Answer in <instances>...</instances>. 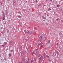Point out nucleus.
Here are the masks:
<instances>
[{"label":"nucleus","mask_w":63,"mask_h":63,"mask_svg":"<svg viewBox=\"0 0 63 63\" xmlns=\"http://www.w3.org/2000/svg\"><path fill=\"white\" fill-rule=\"evenodd\" d=\"M18 17L20 18H21V16H18Z\"/></svg>","instance_id":"7"},{"label":"nucleus","mask_w":63,"mask_h":63,"mask_svg":"<svg viewBox=\"0 0 63 63\" xmlns=\"http://www.w3.org/2000/svg\"><path fill=\"white\" fill-rule=\"evenodd\" d=\"M43 61L44 60V59L43 60Z\"/></svg>","instance_id":"49"},{"label":"nucleus","mask_w":63,"mask_h":63,"mask_svg":"<svg viewBox=\"0 0 63 63\" xmlns=\"http://www.w3.org/2000/svg\"><path fill=\"white\" fill-rule=\"evenodd\" d=\"M21 48H22V47L21 46H20V49H21Z\"/></svg>","instance_id":"4"},{"label":"nucleus","mask_w":63,"mask_h":63,"mask_svg":"<svg viewBox=\"0 0 63 63\" xmlns=\"http://www.w3.org/2000/svg\"><path fill=\"white\" fill-rule=\"evenodd\" d=\"M53 0H50V1H51V2H52V1Z\"/></svg>","instance_id":"34"},{"label":"nucleus","mask_w":63,"mask_h":63,"mask_svg":"<svg viewBox=\"0 0 63 63\" xmlns=\"http://www.w3.org/2000/svg\"><path fill=\"white\" fill-rule=\"evenodd\" d=\"M44 47L43 45L42 46V47Z\"/></svg>","instance_id":"40"},{"label":"nucleus","mask_w":63,"mask_h":63,"mask_svg":"<svg viewBox=\"0 0 63 63\" xmlns=\"http://www.w3.org/2000/svg\"><path fill=\"white\" fill-rule=\"evenodd\" d=\"M41 39V40H42L43 38H45V36H41L39 37Z\"/></svg>","instance_id":"1"},{"label":"nucleus","mask_w":63,"mask_h":63,"mask_svg":"<svg viewBox=\"0 0 63 63\" xmlns=\"http://www.w3.org/2000/svg\"><path fill=\"white\" fill-rule=\"evenodd\" d=\"M57 7H59V6L58 5H57Z\"/></svg>","instance_id":"12"},{"label":"nucleus","mask_w":63,"mask_h":63,"mask_svg":"<svg viewBox=\"0 0 63 63\" xmlns=\"http://www.w3.org/2000/svg\"><path fill=\"white\" fill-rule=\"evenodd\" d=\"M49 61H51V60H49Z\"/></svg>","instance_id":"30"},{"label":"nucleus","mask_w":63,"mask_h":63,"mask_svg":"<svg viewBox=\"0 0 63 63\" xmlns=\"http://www.w3.org/2000/svg\"><path fill=\"white\" fill-rule=\"evenodd\" d=\"M3 20H5V17H3Z\"/></svg>","instance_id":"9"},{"label":"nucleus","mask_w":63,"mask_h":63,"mask_svg":"<svg viewBox=\"0 0 63 63\" xmlns=\"http://www.w3.org/2000/svg\"><path fill=\"white\" fill-rule=\"evenodd\" d=\"M41 17H43V16H42Z\"/></svg>","instance_id":"51"},{"label":"nucleus","mask_w":63,"mask_h":63,"mask_svg":"<svg viewBox=\"0 0 63 63\" xmlns=\"http://www.w3.org/2000/svg\"><path fill=\"white\" fill-rule=\"evenodd\" d=\"M5 45H6V44H5Z\"/></svg>","instance_id":"54"},{"label":"nucleus","mask_w":63,"mask_h":63,"mask_svg":"<svg viewBox=\"0 0 63 63\" xmlns=\"http://www.w3.org/2000/svg\"><path fill=\"white\" fill-rule=\"evenodd\" d=\"M32 62H33V60H32L31 61Z\"/></svg>","instance_id":"21"},{"label":"nucleus","mask_w":63,"mask_h":63,"mask_svg":"<svg viewBox=\"0 0 63 63\" xmlns=\"http://www.w3.org/2000/svg\"><path fill=\"white\" fill-rule=\"evenodd\" d=\"M58 19H56V20H58Z\"/></svg>","instance_id":"32"},{"label":"nucleus","mask_w":63,"mask_h":63,"mask_svg":"<svg viewBox=\"0 0 63 63\" xmlns=\"http://www.w3.org/2000/svg\"><path fill=\"white\" fill-rule=\"evenodd\" d=\"M38 36H40V35H38Z\"/></svg>","instance_id":"45"},{"label":"nucleus","mask_w":63,"mask_h":63,"mask_svg":"<svg viewBox=\"0 0 63 63\" xmlns=\"http://www.w3.org/2000/svg\"><path fill=\"white\" fill-rule=\"evenodd\" d=\"M57 54H58V55L59 54V53H58V52H57Z\"/></svg>","instance_id":"11"},{"label":"nucleus","mask_w":63,"mask_h":63,"mask_svg":"<svg viewBox=\"0 0 63 63\" xmlns=\"http://www.w3.org/2000/svg\"><path fill=\"white\" fill-rule=\"evenodd\" d=\"M27 38H28V37H27Z\"/></svg>","instance_id":"42"},{"label":"nucleus","mask_w":63,"mask_h":63,"mask_svg":"<svg viewBox=\"0 0 63 63\" xmlns=\"http://www.w3.org/2000/svg\"><path fill=\"white\" fill-rule=\"evenodd\" d=\"M38 49H36V50H38Z\"/></svg>","instance_id":"28"},{"label":"nucleus","mask_w":63,"mask_h":63,"mask_svg":"<svg viewBox=\"0 0 63 63\" xmlns=\"http://www.w3.org/2000/svg\"><path fill=\"white\" fill-rule=\"evenodd\" d=\"M38 41L39 42H41V40L40 39H38Z\"/></svg>","instance_id":"2"},{"label":"nucleus","mask_w":63,"mask_h":63,"mask_svg":"<svg viewBox=\"0 0 63 63\" xmlns=\"http://www.w3.org/2000/svg\"><path fill=\"white\" fill-rule=\"evenodd\" d=\"M29 60V58H28V60Z\"/></svg>","instance_id":"29"},{"label":"nucleus","mask_w":63,"mask_h":63,"mask_svg":"<svg viewBox=\"0 0 63 63\" xmlns=\"http://www.w3.org/2000/svg\"><path fill=\"white\" fill-rule=\"evenodd\" d=\"M62 21H63L62 20Z\"/></svg>","instance_id":"53"},{"label":"nucleus","mask_w":63,"mask_h":63,"mask_svg":"<svg viewBox=\"0 0 63 63\" xmlns=\"http://www.w3.org/2000/svg\"><path fill=\"white\" fill-rule=\"evenodd\" d=\"M3 16H4L5 17V14L3 13Z\"/></svg>","instance_id":"17"},{"label":"nucleus","mask_w":63,"mask_h":63,"mask_svg":"<svg viewBox=\"0 0 63 63\" xmlns=\"http://www.w3.org/2000/svg\"><path fill=\"white\" fill-rule=\"evenodd\" d=\"M40 60H41L42 59V58L41 57H40L39 58Z\"/></svg>","instance_id":"14"},{"label":"nucleus","mask_w":63,"mask_h":63,"mask_svg":"<svg viewBox=\"0 0 63 63\" xmlns=\"http://www.w3.org/2000/svg\"><path fill=\"white\" fill-rule=\"evenodd\" d=\"M39 61V63H40V61Z\"/></svg>","instance_id":"43"},{"label":"nucleus","mask_w":63,"mask_h":63,"mask_svg":"<svg viewBox=\"0 0 63 63\" xmlns=\"http://www.w3.org/2000/svg\"><path fill=\"white\" fill-rule=\"evenodd\" d=\"M44 57V56H43L42 57Z\"/></svg>","instance_id":"46"},{"label":"nucleus","mask_w":63,"mask_h":63,"mask_svg":"<svg viewBox=\"0 0 63 63\" xmlns=\"http://www.w3.org/2000/svg\"><path fill=\"white\" fill-rule=\"evenodd\" d=\"M43 19H46V18H43Z\"/></svg>","instance_id":"24"},{"label":"nucleus","mask_w":63,"mask_h":63,"mask_svg":"<svg viewBox=\"0 0 63 63\" xmlns=\"http://www.w3.org/2000/svg\"><path fill=\"white\" fill-rule=\"evenodd\" d=\"M50 10H51V9L50 8L49 10V11H50Z\"/></svg>","instance_id":"19"},{"label":"nucleus","mask_w":63,"mask_h":63,"mask_svg":"<svg viewBox=\"0 0 63 63\" xmlns=\"http://www.w3.org/2000/svg\"><path fill=\"white\" fill-rule=\"evenodd\" d=\"M22 61H24V59L23 58L22 59Z\"/></svg>","instance_id":"13"},{"label":"nucleus","mask_w":63,"mask_h":63,"mask_svg":"<svg viewBox=\"0 0 63 63\" xmlns=\"http://www.w3.org/2000/svg\"><path fill=\"white\" fill-rule=\"evenodd\" d=\"M2 46H3V47H4V45H2Z\"/></svg>","instance_id":"31"},{"label":"nucleus","mask_w":63,"mask_h":63,"mask_svg":"<svg viewBox=\"0 0 63 63\" xmlns=\"http://www.w3.org/2000/svg\"><path fill=\"white\" fill-rule=\"evenodd\" d=\"M40 44H43V42H41L40 43Z\"/></svg>","instance_id":"33"},{"label":"nucleus","mask_w":63,"mask_h":63,"mask_svg":"<svg viewBox=\"0 0 63 63\" xmlns=\"http://www.w3.org/2000/svg\"><path fill=\"white\" fill-rule=\"evenodd\" d=\"M58 45V43H57L56 44V45Z\"/></svg>","instance_id":"39"},{"label":"nucleus","mask_w":63,"mask_h":63,"mask_svg":"<svg viewBox=\"0 0 63 63\" xmlns=\"http://www.w3.org/2000/svg\"><path fill=\"white\" fill-rule=\"evenodd\" d=\"M29 28H30V29L31 28V27H29Z\"/></svg>","instance_id":"36"},{"label":"nucleus","mask_w":63,"mask_h":63,"mask_svg":"<svg viewBox=\"0 0 63 63\" xmlns=\"http://www.w3.org/2000/svg\"><path fill=\"white\" fill-rule=\"evenodd\" d=\"M26 60H27V58Z\"/></svg>","instance_id":"44"},{"label":"nucleus","mask_w":63,"mask_h":63,"mask_svg":"<svg viewBox=\"0 0 63 63\" xmlns=\"http://www.w3.org/2000/svg\"><path fill=\"white\" fill-rule=\"evenodd\" d=\"M24 31L25 32V33H26V30H24Z\"/></svg>","instance_id":"6"},{"label":"nucleus","mask_w":63,"mask_h":63,"mask_svg":"<svg viewBox=\"0 0 63 63\" xmlns=\"http://www.w3.org/2000/svg\"><path fill=\"white\" fill-rule=\"evenodd\" d=\"M47 57H49V56L48 55H47Z\"/></svg>","instance_id":"23"},{"label":"nucleus","mask_w":63,"mask_h":63,"mask_svg":"<svg viewBox=\"0 0 63 63\" xmlns=\"http://www.w3.org/2000/svg\"><path fill=\"white\" fill-rule=\"evenodd\" d=\"M26 42H27V39H26Z\"/></svg>","instance_id":"25"},{"label":"nucleus","mask_w":63,"mask_h":63,"mask_svg":"<svg viewBox=\"0 0 63 63\" xmlns=\"http://www.w3.org/2000/svg\"><path fill=\"white\" fill-rule=\"evenodd\" d=\"M45 15L46 14V13H44Z\"/></svg>","instance_id":"50"},{"label":"nucleus","mask_w":63,"mask_h":63,"mask_svg":"<svg viewBox=\"0 0 63 63\" xmlns=\"http://www.w3.org/2000/svg\"><path fill=\"white\" fill-rule=\"evenodd\" d=\"M22 53H21V54L22 55Z\"/></svg>","instance_id":"48"},{"label":"nucleus","mask_w":63,"mask_h":63,"mask_svg":"<svg viewBox=\"0 0 63 63\" xmlns=\"http://www.w3.org/2000/svg\"><path fill=\"white\" fill-rule=\"evenodd\" d=\"M34 28L35 29H37V28H36V27H34Z\"/></svg>","instance_id":"20"},{"label":"nucleus","mask_w":63,"mask_h":63,"mask_svg":"<svg viewBox=\"0 0 63 63\" xmlns=\"http://www.w3.org/2000/svg\"><path fill=\"white\" fill-rule=\"evenodd\" d=\"M40 56V55L39 54H38L37 55V56H38V57H39V56Z\"/></svg>","instance_id":"8"},{"label":"nucleus","mask_w":63,"mask_h":63,"mask_svg":"<svg viewBox=\"0 0 63 63\" xmlns=\"http://www.w3.org/2000/svg\"><path fill=\"white\" fill-rule=\"evenodd\" d=\"M41 5V4H40L38 5V6H40Z\"/></svg>","instance_id":"15"},{"label":"nucleus","mask_w":63,"mask_h":63,"mask_svg":"<svg viewBox=\"0 0 63 63\" xmlns=\"http://www.w3.org/2000/svg\"><path fill=\"white\" fill-rule=\"evenodd\" d=\"M30 32V31H28L27 32V34H29V33Z\"/></svg>","instance_id":"5"},{"label":"nucleus","mask_w":63,"mask_h":63,"mask_svg":"<svg viewBox=\"0 0 63 63\" xmlns=\"http://www.w3.org/2000/svg\"><path fill=\"white\" fill-rule=\"evenodd\" d=\"M46 1H47V0H46Z\"/></svg>","instance_id":"41"},{"label":"nucleus","mask_w":63,"mask_h":63,"mask_svg":"<svg viewBox=\"0 0 63 63\" xmlns=\"http://www.w3.org/2000/svg\"><path fill=\"white\" fill-rule=\"evenodd\" d=\"M41 57H42V56H41Z\"/></svg>","instance_id":"55"},{"label":"nucleus","mask_w":63,"mask_h":63,"mask_svg":"<svg viewBox=\"0 0 63 63\" xmlns=\"http://www.w3.org/2000/svg\"><path fill=\"white\" fill-rule=\"evenodd\" d=\"M34 54V52H33L32 53V54H33H33Z\"/></svg>","instance_id":"26"},{"label":"nucleus","mask_w":63,"mask_h":63,"mask_svg":"<svg viewBox=\"0 0 63 63\" xmlns=\"http://www.w3.org/2000/svg\"><path fill=\"white\" fill-rule=\"evenodd\" d=\"M44 57L45 58V56Z\"/></svg>","instance_id":"47"},{"label":"nucleus","mask_w":63,"mask_h":63,"mask_svg":"<svg viewBox=\"0 0 63 63\" xmlns=\"http://www.w3.org/2000/svg\"><path fill=\"white\" fill-rule=\"evenodd\" d=\"M19 63H22V62H19Z\"/></svg>","instance_id":"22"},{"label":"nucleus","mask_w":63,"mask_h":63,"mask_svg":"<svg viewBox=\"0 0 63 63\" xmlns=\"http://www.w3.org/2000/svg\"><path fill=\"white\" fill-rule=\"evenodd\" d=\"M44 55L45 56V55H46V54H45V53H44Z\"/></svg>","instance_id":"27"},{"label":"nucleus","mask_w":63,"mask_h":63,"mask_svg":"<svg viewBox=\"0 0 63 63\" xmlns=\"http://www.w3.org/2000/svg\"><path fill=\"white\" fill-rule=\"evenodd\" d=\"M40 44H38V45L37 46L38 47H39L40 46Z\"/></svg>","instance_id":"16"},{"label":"nucleus","mask_w":63,"mask_h":63,"mask_svg":"<svg viewBox=\"0 0 63 63\" xmlns=\"http://www.w3.org/2000/svg\"><path fill=\"white\" fill-rule=\"evenodd\" d=\"M5 60H6L7 59H5Z\"/></svg>","instance_id":"35"},{"label":"nucleus","mask_w":63,"mask_h":63,"mask_svg":"<svg viewBox=\"0 0 63 63\" xmlns=\"http://www.w3.org/2000/svg\"><path fill=\"white\" fill-rule=\"evenodd\" d=\"M58 50H60V47H59V48Z\"/></svg>","instance_id":"10"},{"label":"nucleus","mask_w":63,"mask_h":63,"mask_svg":"<svg viewBox=\"0 0 63 63\" xmlns=\"http://www.w3.org/2000/svg\"><path fill=\"white\" fill-rule=\"evenodd\" d=\"M10 55H11V54H10Z\"/></svg>","instance_id":"52"},{"label":"nucleus","mask_w":63,"mask_h":63,"mask_svg":"<svg viewBox=\"0 0 63 63\" xmlns=\"http://www.w3.org/2000/svg\"><path fill=\"white\" fill-rule=\"evenodd\" d=\"M37 1H38L37 0H36V1H35L36 2H37Z\"/></svg>","instance_id":"18"},{"label":"nucleus","mask_w":63,"mask_h":63,"mask_svg":"<svg viewBox=\"0 0 63 63\" xmlns=\"http://www.w3.org/2000/svg\"><path fill=\"white\" fill-rule=\"evenodd\" d=\"M49 15H47V16H49Z\"/></svg>","instance_id":"37"},{"label":"nucleus","mask_w":63,"mask_h":63,"mask_svg":"<svg viewBox=\"0 0 63 63\" xmlns=\"http://www.w3.org/2000/svg\"><path fill=\"white\" fill-rule=\"evenodd\" d=\"M52 46V45L51 44H50L49 45V47H51Z\"/></svg>","instance_id":"3"},{"label":"nucleus","mask_w":63,"mask_h":63,"mask_svg":"<svg viewBox=\"0 0 63 63\" xmlns=\"http://www.w3.org/2000/svg\"><path fill=\"white\" fill-rule=\"evenodd\" d=\"M13 51V50H11V52H12V51Z\"/></svg>","instance_id":"38"}]
</instances>
